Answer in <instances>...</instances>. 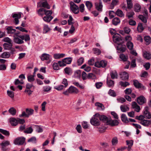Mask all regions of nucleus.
Returning a JSON list of instances; mask_svg holds the SVG:
<instances>
[{"mask_svg": "<svg viewBox=\"0 0 151 151\" xmlns=\"http://www.w3.org/2000/svg\"><path fill=\"white\" fill-rule=\"evenodd\" d=\"M99 114L96 113L94 115L90 120V123L91 124L95 126H98L100 124L99 116Z\"/></svg>", "mask_w": 151, "mask_h": 151, "instance_id": "1", "label": "nucleus"}, {"mask_svg": "<svg viewBox=\"0 0 151 151\" xmlns=\"http://www.w3.org/2000/svg\"><path fill=\"white\" fill-rule=\"evenodd\" d=\"M10 145V142L8 140H4L0 143L2 151H9V149L7 147Z\"/></svg>", "mask_w": 151, "mask_h": 151, "instance_id": "2", "label": "nucleus"}, {"mask_svg": "<svg viewBox=\"0 0 151 151\" xmlns=\"http://www.w3.org/2000/svg\"><path fill=\"white\" fill-rule=\"evenodd\" d=\"M40 58L42 61L48 60V61L47 62V63H50L52 59V57L50 55L45 53L42 55L40 57Z\"/></svg>", "mask_w": 151, "mask_h": 151, "instance_id": "3", "label": "nucleus"}, {"mask_svg": "<svg viewBox=\"0 0 151 151\" xmlns=\"http://www.w3.org/2000/svg\"><path fill=\"white\" fill-rule=\"evenodd\" d=\"M70 9L72 12L75 14H78L79 12L78 7L74 3H70Z\"/></svg>", "mask_w": 151, "mask_h": 151, "instance_id": "4", "label": "nucleus"}, {"mask_svg": "<svg viewBox=\"0 0 151 151\" xmlns=\"http://www.w3.org/2000/svg\"><path fill=\"white\" fill-rule=\"evenodd\" d=\"M107 64V63L106 61L102 60L100 61L96 62L94 65L95 67L98 68H101V67L104 68L106 66Z\"/></svg>", "mask_w": 151, "mask_h": 151, "instance_id": "5", "label": "nucleus"}, {"mask_svg": "<svg viewBox=\"0 0 151 151\" xmlns=\"http://www.w3.org/2000/svg\"><path fill=\"white\" fill-rule=\"evenodd\" d=\"M107 124L111 126L117 125L119 124V122L116 120H112L111 117H109L108 120Z\"/></svg>", "mask_w": 151, "mask_h": 151, "instance_id": "6", "label": "nucleus"}, {"mask_svg": "<svg viewBox=\"0 0 151 151\" xmlns=\"http://www.w3.org/2000/svg\"><path fill=\"white\" fill-rule=\"evenodd\" d=\"M95 6L96 9L98 11L101 12L102 11L103 6L101 1L95 3Z\"/></svg>", "mask_w": 151, "mask_h": 151, "instance_id": "7", "label": "nucleus"}, {"mask_svg": "<svg viewBox=\"0 0 151 151\" xmlns=\"http://www.w3.org/2000/svg\"><path fill=\"white\" fill-rule=\"evenodd\" d=\"M148 107H146L145 108L143 115L146 119H150L151 118V114L148 111Z\"/></svg>", "mask_w": 151, "mask_h": 151, "instance_id": "8", "label": "nucleus"}, {"mask_svg": "<svg viewBox=\"0 0 151 151\" xmlns=\"http://www.w3.org/2000/svg\"><path fill=\"white\" fill-rule=\"evenodd\" d=\"M146 99L143 96H140L137 98V102L140 105H142L146 102Z\"/></svg>", "mask_w": 151, "mask_h": 151, "instance_id": "9", "label": "nucleus"}, {"mask_svg": "<svg viewBox=\"0 0 151 151\" xmlns=\"http://www.w3.org/2000/svg\"><path fill=\"white\" fill-rule=\"evenodd\" d=\"M120 37V36L119 34H115L113 37L114 41L116 43H118V42L122 40Z\"/></svg>", "mask_w": 151, "mask_h": 151, "instance_id": "10", "label": "nucleus"}, {"mask_svg": "<svg viewBox=\"0 0 151 151\" xmlns=\"http://www.w3.org/2000/svg\"><path fill=\"white\" fill-rule=\"evenodd\" d=\"M120 78L124 80L128 79L129 78V75L125 71L122 72L120 74Z\"/></svg>", "mask_w": 151, "mask_h": 151, "instance_id": "11", "label": "nucleus"}, {"mask_svg": "<svg viewBox=\"0 0 151 151\" xmlns=\"http://www.w3.org/2000/svg\"><path fill=\"white\" fill-rule=\"evenodd\" d=\"M9 122L12 125L16 126L18 124L19 120L15 118L12 117L10 119Z\"/></svg>", "mask_w": 151, "mask_h": 151, "instance_id": "12", "label": "nucleus"}, {"mask_svg": "<svg viewBox=\"0 0 151 151\" xmlns=\"http://www.w3.org/2000/svg\"><path fill=\"white\" fill-rule=\"evenodd\" d=\"M70 93L76 94L78 93V90L75 87L71 86L68 88Z\"/></svg>", "mask_w": 151, "mask_h": 151, "instance_id": "13", "label": "nucleus"}, {"mask_svg": "<svg viewBox=\"0 0 151 151\" xmlns=\"http://www.w3.org/2000/svg\"><path fill=\"white\" fill-rule=\"evenodd\" d=\"M40 5V6L45 7L49 9H50V6L49 5L47 1H45L43 2H39L37 3V5L38 6Z\"/></svg>", "mask_w": 151, "mask_h": 151, "instance_id": "14", "label": "nucleus"}, {"mask_svg": "<svg viewBox=\"0 0 151 151\" xmlns=\"http://www.w3.org/2000/svg\"><path fill=\"white\" fill-rule=\"evenodd\" d=\"M134 85L136 88H142L143 89H145V87L143 86L141 83L137 80L134 81Z\"/></svg>", "mask_w": 151, "mask_h": 151, "instance_id": "15", "label": "nucleus"}, {"mask_svg": "<svg viewBox=\"0 0 151 151\" xmlns=\"http://www.w3.org/2000/svg\"><path fill=\"white\" fill-rule=\"evenodd\" d=\"M132 106L133 108L134 109L135 111L137 112H139L140 110V106H138L137 103L135 102H133L132 103Z\"/></svg>", "mask_w": 151, "mask_h": 151, "instance_id": "16", "label": "nucleus"}, {"mask_svg": "<svg viewBox=\"0 0 151 151\" xmlns=\"http://www.w3.org/2000/svg\"><path fill=\"white\" fill-rule=\"evenodd\" d=\"M99 117L100 120L102 121L103 122H106L107 123H108L109 118L110 117L109 116L108 117H107L104 115H100L99 114Z\"/></svg>", "mask_w": 151, "mask_h": 151, "instance_id": "17", "label": "nucleus"}, {"mask_svg": "<svg viewBox=\"0 0 151 151\" xmlns=\"http://www.w3.org/2000/svg\"><path fill=\"white\" fill-rule=\"evenodd\" d=\"M131 29L129 27H125L124 28V31L121 30L119 31L120 33L122 35H124V33L129 34L130 32Z\"/></svg>", "mask_w": 151, "mask_h": 151, "instance_id": "18", "label": "nucleus"}, {"mask_svg": "<svg viewBox=\"0 0 151 151\" xmlns=\"http://www.w3.org/2000/svg\"><path fill=\"white\" fill-rule=\"evenodd\" d=\"M43 33L46 34L50 31L51 29L47 25L43 24Z\"/></svg>", "mask_w": 151, "mask_h": 151, "instance_id": "19", "label": "nucleus"}, {"mask_svg": "<svg viewBox=\"0 0 151 151\" xmlns=\"http://www.w3.org/2000/svg\"><path fill=\"white\" fill-rule=\"evenodd\" d=\"M14 41V42L19 44V32H17L14 33L13 35Z\"/></svg>", "mask_w": 151, "mask_h": 151, "instance_id": "20", "label": "nucleus"}, {"mask_svg": "<svg viewBox=\"0 0 151 151\" xmlns=\"http://www.w3.org/2000/svg\"><path fill=\"white\" fill-rule=\"evenodd\" d=\"M95 106H97V109L99 110H103L105 107L101 103L97 102L95 103Z\"/></svg>", "mask_w": 151, "mask_h": 151, "instance_id": "21", "label": "nucleus"}, {"mask_svg": "<svg viewBox=\"0 0 151 151\" xmlns=\"http://www.w3.org/2000/svg\"><path fill=\"white\" fill-rule=\"evenodd\" d=\"M140 123L145 127H147L150 124V120L144 119L140 122Z\"/></svg>", "mask_w": 151, "mask_h": 151, "instance_id": "22", "label": "nucleus"}, {"mask_svg": "<svg viewBox=\"0 0 151 151\" xmlns=\"http://www.w3.org/2000/svg\"><path fill=\"white\" fill-rule=\"evenodd\" d=\"M65 54L63 53H55L53 55V58L56 59H58L64 57Z\"/></svg>", "mask_w": 151, "mask_h": 151, "instance_id": "23", "label": "nucleus"}, {"mask_svg": "<svg viewBox=\"0 0 151 151\" xmlns=\"http://www.w3.org/2000/svg\"><path fill=\"white\" fill-rule=\"evenodd\" d=\"M19 38L22 40H24L26 42L29 41L30 40L29 35L28 34L23 35H19Z\"/></svg>", "mask_w": 151, "mask_h": 151, "instance_id": "24", "label": "nucleus"}, {"mask_svg": "<svg viewBox=\"0 0 151 151\" xmlns=\"http://www.w3.org/2000/svg\"><path fill=\"white\" fill-rule=\"evenodd\" d=\"M143 57L147 60H149L151 58V53L147 51H144L143 52Z\"/></svg>", "mask_w": 151, "mask_h": 151, "instance_id": "25", "label": "nucleus"}, {"mask_svg": "<svg viewBox=\"0 0 151 151\" xmlns=\"http://www.w3.org/2000/svg\"><path fill=\"white\" fill-rule=\"evenodd\" d=\"M13 43H5L3 45L4 48L5 50H9L12 46Z\"/></svg>", "mask_w": 151, "mask_h": 151, "instance_id": "26", "label": "nucleus"}, {"mask_svg": "<svg viewBox=\"0 0 151 151\" xmlns=\"http://www.w3.org/2000/svg\"><path fill=\"white\" fill-rule=\"evenodd\" d=\"M126 142L128 145L127 150L128 151H130L133 145V141L132 140H127Z\"/></svg>", "mask_w": 151, "mask_h": 151, "instance_id": "27", "label": "nucleus"}, {"mask_svg": "<svg viewBox=\"0 0 151 151\" xmlns=\"http://www.w3.org/2000/svg\"><path fill=\"white\" fill-rule=\"evenodd\" d=\"M19 14L13 13L12 14V17L13 18H14V22L15 24H18L19 23Z\"/></svg>", "mask_w": 151, "mask_h": 151, "instance_id": "28", "label": "nucleus"}, {"mask_svg": "<svg viewBox=\"0 0 151 151\" xmlns=\"http://www.w3.org/2000/svg\"><path fill=\"white\" fill-rule=\"evenodd\" d=\"M64 70L65 73L68 75H70L73 73L72 69L70 68L66 67L64 68Z\"/></svg>", "mask_w": 151, "mask_h": 151, "instance_id": "29", "label": "nucleus"}, {"mask_svg": "<svg viewBox=\"0 0 151 151\" xmlns=\"http://www.w3.org/2000/svg\"><path fill=\"white\" fill-rule=\"evenodd\" d=\"M110 75L112 79H114L117 78V74L116 71L114 70L111 72Z\"/></svg>", "mask_w": 151, "mask_h": 151, "instance_id": "30", "label": "nucleus"}, {"mask_svg": "<svg viewBox=\"0 0 151 151\" xmlns=\"http://www.w3.org/2000/svg\"><path fill=\"white\" fill-rule=\"evenodd\" d=\"M7 33L8 34H13L14 33L16 30L13 28L12 27H8L6 28Z\"/></svg>", "mask_w": 151, "mask_h": 151, "instance_id": "31", "label": "nucleus"}, {"mask_svg": "<svg viewBox=\"0 0 151 151\" xmlns=\"http://www.w3.org/2000/svg\"><path fill=\"white\" fill-rule=\"evenodd\" d=\"M134 10L136 12H138L140 11L141 6L138 4H135L134 6Z\"/></svg>", "mask_w": 151, "mask_h": 151, "instance_id": "32", "label": "nucleus"}, {"mask_svg": "<svg viewBox=\"0 0 151 151\" xmlns=\"http://www.w3.org/2000/svg\"><path fill=\"white\" fill-rule=\"evenodd\" d=\"M106 82L109 87H112L114 86V81L111 79H107Z\"/></svg>", "mask_w": 151, "mask_h": 151, "instance_id": "33", "label": "nucleus"}, {"mask_svg": "<svg viewBox=\"0 0 151 151\" xmlns=\"http://www.w3.org/2000/svg\"><path fill=\"white\" fill-rule=\"evenodd\" d=\"M120 20L118 18L115 17L113 19L112 23L113 25L116 26L120 23Z\"/></svg>", "mask_w": 151, "mask_h": 151, "instance_id": "34", "label": "nucleus"}, {"mask_svg": "<svg viewBox=\"0 0 151 151\" xmlns=\"http://www.w3.org/2000/svg\"><path fill=\"white\" fill-rule=\"evenodd\" d=\"M137 29L138 31L139 32H141L143 31L144 29V28L142 23H139L138 24Z\"/></svg>", "mask_w": 151, "mask_h": 151, "instance_id": "35", "label": "nucleus"}, {"mask_svg": "<svg viewBox=\"0 0 151 151\" xmlns=\"http://www.w3.org/2000/svg\"><path fill=\"white\" fill-rule=\"evenodd\" d=\"M53 17L52 16H45L43 18V20L46 22H49L52 19Z\"/></svg>", "mask_w": 151, "mask_h": 151, "instance_id": "36", "label": "nucleus"}, {"mask_svg": "<svg viewBox=\"0 0 151 151\" xmlns=\"http://www.w3.org/2000/svg\"><path fill=\"white\" fill-rule=\"evenodd\" d=\"M121 118L122 121L125 123H127L129 122L126 115L124 114H122L121 115Z\"/></svg>", "mask_w": 151, "mask_h": 151, "instance_id": "37", "label": "nucleus"}, {"mask_svg": "<svg viewBox=\"0 0 151 151\" xmlns=\"http://www.w3.org/2000/svg\"><path fill=\"white\" fill-rule=\"evenodd\" d=\"M25 111L27 115H28V117H29L30 116L32 115L34 112L33 109H31L27 108Z\"/></svg>", "mask_w": 151, "mask_h": 151, "instance_id": "38", "label": "nucleus"}, {"mask_svg": "<svg viewBox=\"0 0 151 151\" xmlns=\"http://www.w3.org/2000/svg\"><path fill=\"white\" fill-rule=\"evenodd\" d=\"M117 49L122 52H124L126 50V47L125 45H119L117 47Z\"/></svg>", "mask_w": 151, "mask_h": 151, "instance_id": "39", "label": "nucleus"}, {"mask_svg": "<svg viewBox=\"0 0 151 151\" xmlns=\"http://www.w3.org/2000/svg\"><path fill=\"white\" fill-rule=\"evenodd\" d=\"M9 112L12 115H15L16 113V110L14 107L11 108L9 110Z\"/></svg>", "mask_w": 151, "mask_h": 151, "instance_id": "40", "label": "nucleus"}, {"mask_svg": "<svg viewBox=\"0 0 151 151\" xmlns=\"http://www.w3.org/2000/svg\"><path fill=\"white\" fill-rule=\"evenodd\" d=\"M51 87L49 86H45L43 87V91L45 92H48L51 89Z\"/></svg>", "mask_w": 151, "mask_h": 151, "instance_id": "41", "label": "nucleus"}, {"mask_svg": "<svg viewBox=\"0 0 151 151\" xmlns=\"http://www.w3.org/2000/svg\"><path fill=\"white\" fill-rule=\"evenodd\" d=\"M116 14L118 16L122 17L124 16V14L122 10L118 9L116 12Z\"/></svg>", "mask_w": 151, "mask_h": 151, "instance_id": "42", "label": "nucleus"}, {"mask_svg": "<svg viewBox=\"0 0 151 151\" xmlns=\"http://www.w3.org/2000/svg\"><path fill=\"white\" fill-rule=\"evenodd\" d=\"M57 63H54L52 64V67L54 70H58L60 69L59 65Z\"/></svg>", "mask_w": 151, "mask_h": 151, "instance_id": "43", "label": "nucleus"}, {"mask_svg": "<svg viewBox=\"0 0 151 151\" xmlns=\"http://www.w3.org/2000/svg\"><path fill=\"white\" fill-rule=\"evenodd\" d=\"M0 132L6 136H9L10 135V133L8 131L2 129H0Z\"/></svg>", "mask_w": 151, "mask_h": 151, "instance_id": "44", "label": "nucleus"}, {"mask_svg": "<svg viewBox=\"0 0 151 151\" xmlns=\"http://www.w3.org/2000/svg\"><path fill=\"white\" fill-rule=\"evenodd\" d=\"M66 65L67 64H70L72 61V59L71 58H67L63 59Z\"/></svg>", "mask_w": 151, "mask_h": 151, "instance_id": "45", "label": "nucleus"}, {"mask_svg": "<svg viewBox=\"0 0 151 151\" xmlns=\"http://www.w3.org/2000/svg\"><path fill=\"white\" fill-rule=\"evenodd\" d=\"M144 40L147 45L150 44L151 42V38L149 36H147L145 37Z\"/></svg>", "mask_w": 151, "mask_h": 151, "instance_id": "46", "label": "nucleus"}, {"mask_svg": "<svg viewBox=\"0 0 151 151\" xmlns=\"http://www.w3.org/2000/svg\"><path fill=\"white\" fill-rule=\"evenodd\" d=\"M127 46L128 48L130 50L133 49V43L131 41H128L127 43Z\"/></svg>", "mask_w": 151, "mask_h": 151, "instance_id": "47", "label": "nucleus"}, {"mask_svg": "<svg viewBox=\"0 0 151 151\" xmlns=\"http://www.w3.org/2000/svg\"><path fill=\"white\" fill-rule=\"evenodd\" d=\"M33 131V129L31 127H29L27 128L24 131L25 133L27 134H31Z\"/></svg>", "mask_w": 151, "mask_h": 151, "instance_id": "48", "label": "nucleus"}, {"mask_svg": "<svg viewBox=\"0 0 151 151\" xmlns=\"http://www.w3.org/2000/svg\"><path fill=\"white\" fill-rule=\"evenodd\" d=\"M28 81L30 82H32L35 81L34 75H29L27 77Z\"/></svg>", "mask_w": 151, "mask_h": 151, "instance_id": "49", "label": "nucleus"}, {"mask_svg": "<svg viewBox=\"0 0 151 151\" xmlns=\"http://www.w3.org/2000/svg\"><path fill=\"white\" fill-rule=\"evenodd\" d=\"M118 0H112V2L111 5V9H112L114 8V6L117 5L118 3Z\"/></svg>", "mask_w": 151, "mask_h": 151, "instance_id": "50", "label": "nucleus"}, {"mask_svg": "<svg viewBox=\"0 0 151 151\" xmlns=\"http://www.w3.org/2000/svg\"><path fill=\"white\" fill-rule=\"evenodd\" d=\"M121 111L123 112H125L129 110V108L126 106L122 105L120 106Z\"/></svg>", "mask_w": 151, "mask_h": 151, "instance_id": "51", "label": "nucleus"}, {"mask_svg": "<svg viewBox=\"0 0 151 151\" xmlns=\"http://www.w3.org/2000/svg\"><path fill=\"white\" fill-rule=\"evenodd\" d=\"M10 54L9 52H4L1 55V57L3 58H8Z\"/></svg>", "mask_w": 151, "mask_h": 151, "instance_id": "52", "label": "nucleus"}, {"mask_svg": "<svg viewBox=\"0 0 151 151\" xmlns=\"http://www.w3.org/2000/svg\"><path fill=\"white\" fill-rule=\"evenodd\" d=\"M93 50L94 52V53L97 55H100L101 53V51L99 49L97 48H93Z\"/></svg>", "mask_w": 151, "mask_h": 151, "instance_id": "53", "label": "nucleus"}, {"mask_svg": "<svg viewBox=\"0 0 151 151\" xmlns=\"http://www.w3.org/2000/svg\"><path fill=\"white\" fill-rule=\"evenodd\" d=\"M86 5L89 10H90L91 7L92 6V3L88 1H87L86 2Z\"/></svg>", "mask_w": 151, "mask_h": 151, "instance_id": "54", "label": "nucleus"}, {"mask_svg": "<svg viewBox=\"0 0 151 151\" xmlns=\"http://www.w3.org/2000/svg\"><path fill=\"white\" fill-rule=\"evenodd\" d=\"M52 13V11L51 10H47L45 9L44 14L47 16H52L51 15Z\"/></svg>", "mask_w": 151, "mask_h": 151, "instance_id": "55", "label": "nucleus"}, {"mask_svg": "<svg viewBox=\"0 0 151 151\" xmlns=\"http://www.w3.org/2000/svg\"><path fill=\"white\" fill-rule=\"evenodd\" d=\"M139 19H141L142 21L144 23H146L147 22V20L146 18L142 15H139L138 17Z\"/></svg>", "mask_w": 151, "mask_h": 151, "instance_id": "56", "label": "nucleus"}, {"mask_svg": "<svg viewBox=\"0 0 151 151\" xmlns=\"http://www.w3.org/2000/svg\"><path fill=\"white\" fill-rule=\"evenodd\" d=\"M119 84L121 86L124 87H126L129 85V83L128 82L126 81H120L119 82Z\"/></svg>", "mask_w": 151, "mask_h": 151, "instance_id": "57", "label": "nucleus"}, {"mask_svg": "<svg viewBox=\"0 0 151 151\" xmlns=\"http://www.w3.org/2000/svg\"><path fill=\"white\" fill-rule=\"evenodd\" d=\"M108 93L109 95L113 97H115L116 96V93L114 90L111 89H110L109 90Z\"/></svg>", "mask_w": 151, "mask_h": 151, "instance_id": "58", "label": "nucleus"}, {"mask_svg": "<svg viewBox=\"0 0 151 151\" xmlns=\"http://www.w3.org/2000/svg\"><path fill=\"white\" fill-rule=\"evenodd\" d=\"M84 5L83 4H81L80 5L79 7V11L82 13L85 10Z\"/></svg>", "mask_w": 151, "mask_h": 151, "instance_id": "59", "label": "nucleus"}, {"mask_svg": "<svg viewBox=\"0 0 151 151\" xmlns=\"http://www.w3.org/2000/svg\"><path fill=\"white\" fill-rule=\"evenodd\" d=\"M64 87V86L62 85H60L58 86H56L54 87V88L58 91H60L63 89Z\"/></svg>", "mask_w": 151, "mask_h": 151, "instance_id": "60", "label": "nucleus"}, {"mask_svg": "<svg viewBox=\"0 0 151 151\" xmlns=\"http://www.w3.org/2000/svg\"><path fill=\"white\" fill-rule=\"evenodd\" d=\"M120 58L123 61H126L127 59V57L124 54H121L119 56Z\"/></svg>", "mask_w": 151, "mask_h": 151, "instance_id": "61", "label": "nucleus"}, {"mask_svg": "<svg viewBox=\"0 0 151 151\" xmlns=\"http://www.w3.org/2000/svg\"><path fill=\"white\" fill-rule=\"evenodd\" d=\"M111 142L113 145H116L118 143L117 138L116 137H114L112 139Z\"/></svg>", "mask_w": 151, "mask_h": 151, "instance_id": "62", "label": "nucleus"}, {"mask_svg": "<svg viewBox=\"0 0 151 151\" xmlns=\"http://www.w3.org/2000/svg\"><path fill=\"white\" fill-rule=\"evenodd\" d=\"M36 139L35 137H33L29 139L28 140V142H32L33 143H36Z\"/></svg>", "mask_w": 151, "mask_h": 151, "instance_id": "63", "label": "nucleus"}, {"mask_svg": "<svg viewBox=\"0 0 151 151\" xmlns=\"http://www.w3.org/2000/svg\"><path fill=\"white\" fill-rule=\"evenodd\" d=\"M81 72L80 70H77L75 73V76L76 77L79 78L81 74Z\"/></svg>", "mask_w": 151, "mask_h": 151, "instance_id": "64", "label": "nucleus"}]
</instances>
